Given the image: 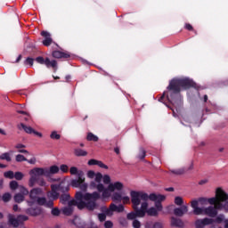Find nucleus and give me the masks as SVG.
Instances as JSON below:
<instances>
[{"label":"nucleus","instance_id":"1","mask_svg":"<svg viewBox=\"0 0 228 228\" xmlns=\"http://www.w3.org/2000/svg\"><path fill=\"white\" fill-rule=\"evenodd\" d=\"M131 202L135 212L127 215L129 220L134 218H143L148 216H158L163 211V204L167 200V196L163 194H147L142 191H132L130 192Z\"/></svg>","mask_w":228,"mask_h":228},{"label":"nucleus","instance_id":"2","mask_svg":"<svg viewBox=\"0 0 228 228\" xmlns=\"http://www.w3.org/2000/svg\"><path fill=\"white\" fill-rule=\"evenodd\" d=\"M88 179H93L89 186L92 190H97L98 193H101L102 199H110L112 200H118L124 204H131V198L127 193L123 192L124 183L122 182L111 183V176L110 175H104L101 173H95L94 170H89L86 173Z\"/></svg>","mask_w":228,"mask_h":228},{"label":"nucleus","instance_id":"3","mask_svg":"<svg viewBox=\"0 0 228 228\" xmlns=\"http://www.w3.org/2000/svg\"><path fill=\"white\" fill-rule=\"evenodd\" d=\"M101 199V194L97 191L93 193H83L78 191L76 193V200H69L68 202V207L63 208L64 215H72V211H74V206H77L78 209H89V211H94V209H97L99 208V204H97V200Z\"/></svg>","mask_w":228,"mask_h":228},{"label":"nucleus","instance_id":"4","mask_svg":"<svg viewBox=\"0 0 228 228\" xmlns=\"http://www.w3.org/2000/svg\"><path fill=\"white\" fill-rule=\"evenodd\" d=\"M228 200V193L222 187H217L215 191V197L212 198H200L191 200V208L192 209V214L195 216H204L205 214H198L197 208H206L208 204L214 206L212 208H216L222 202Z\"/></svg>","mask_w":228,"mask_h":228},{"label":"nucleus","instance_id":"5","mask_svg":"<svg viewBox=\"0 0 228 228\" xmlns=\"http://www.w3.org/2000/svg\"><path fill=\"white\" fill-rule=\"evenodd\" d=\"M50 183H53L50 186L51 190L46 193L50 200H58L61 191H69V186L65 185V179L54 178L51 179Z\"/></svg>","mask_w":228,"mask_h":228},{"label":"nucleus","instance_id":"6","mask_svg":"<svg viewBox=\"0 0 228 228\" xmlns=\"http://www.w3.org/2000/svg\"><path fill=\"white\" fill-rule=\"evenodd\" d=\"M222 210L228 213V200L220 203L216 207L209 206L196 208L199 215H204V216H209L210 218H215V216L218 215V211Z\"/></svg>","mask_w":228,"mask_h":228},{"label":"nucleus","instance_id":"7","mask_svg":"<svg viewBox=\"0 0 228 228\" xmlns=\"http://www.w3.org/2000/svg\"><path fill=\"white\" fill-rule=\"evenodd\" d=\"M69 174L71 175H77V179L71 180L70 185L73 188H80L84 191L88 189V183H86V178L82 170H79L77 167H71L69 168Z\"/></svg>","mask_w":228,"mask_h":228},{"label":"nucleus","instance_id":"8","mask_svg":"<svg viewBox=\"0 0 228 228\" xmlns=\"http://www.w3.org/2000/svg\"><path fill=\"white\" fill-rule=\"evenodd\" d=\"M44 195V190L42 188H34L29 192L28 206H44L45 204V198L38 197Z\"/></svg>","mask_w":228,"mask_h":228},{"label":"nucleus","instance_id":"9","mask_svg":"<svg viewBox=\"0 0 228 228\" xmlns=\"http://www.w3.org/2000/svg\"><path fill=\"white\" fill-rule=\"evenodd\" d=\"M28 186L33 188L38 183V177L44 175L45 177V169L44 167H34L28 171Z\"/></svg>","mask_w":228,"mask_h":228},{"label":"nucleus","instance_id":"10","mask_svg":"<svg viewBox=\"0 0 228 228\" xmlns=\"http://www.w3.org/2000/svg\"><path fill=\"white\" fill-rule=\"evenodd\" d=\"M181 86H183V88H188L190 86H195V83H193L191 80L188 78L183 80L175 79L170 82L168 88L169 90L179 92L181 90Z\"/></svg>","mask_w":228,"mask_h":228},{"label":"nucleus","instance_id":"11","mask_svg":"<svg viewBox=\"0 0 228 228\" xmlns=\"http://www.w3.org/2000/svg\"><path fill=\"white\" fill-rule=\"evenodd\" d=\"M213 222L220 224L224 222V216H218L216 219L211 217H204L197 219L194 223L195 228H206L207 225H211Z\"/></svg>","mask_w":228,"mask_h":228},{"label":"nucleus","instance_id":"12","mask_svg":"<svg viewBox=\"0 0 228 228\" xmlns=\"http://www.w3.org/2000/svg\"><path fill=\"white\" fill-rule=\"evenodd\" d=\"M26 195H29V191L28 190V188L22 185H20V193H17L16 195H14L15 202H18V203L24 202V199Z\"/></svg>","mask_w":228,"mask_h":228},{"label":"nucleus","instance_id":"13","mask_svg":"<svg viewBox=\"0 0 228 228\" xmlns=\"http://www.w3.org/2000/svg\"><path fill=\"white\" fill-rule=\"evenodd\" d=\"M115 211H117L118 213H122V211H124V206H117L115 204H110L109 208H103V213H105L107 216H111L113 215V212Z\"/></svg>","mask_w":228,"mask_h":228},{"label":"nucleus","instance_id":"14","mask_svg":"<svg viewBox=\"0 0 228 228\" xmlns=\"http://www.w3.org/2000/svg\"><path fill=\"white\" fill-rule=\"evenodd\" d=\"M36 61L37 63H40V65H45L47 67H53V69H56V61H50L49 59H45L43 57H37L36 59Z\"/></svg>","mask_w":228,"mask_h":228},{"label":"nucleus","instance_id":"15","mask_svg":"<svg viewBox=\"0 0 228 228\" xmlns=\"http://www.w3.org/2000/svg\"><path fill=\"white\" fill-rule=\"evenodd\" d=\"M60 172V167L58 166H52L50 167H45V177H51Z\"/></svg>","mask_w":228,"mask_h":228},{"label":"nucleus","instance_id":"16","mask_svg":"<svg viewBox=\"0 0 228 228\" xmlns=\"http://www.w3.org/2000/svg\"><path fill=\"white\" fill-rule=\"evenodd\" d=\"M20 127L23 129V131H25V133H28V134H35L36 136H37L38 138H42V133L40 132H37L35 129H33V127L31 126H27L24 124H20Z\"/></svg>","mask_w":228,"mask_h":228},{"label":"nucleus","instance_id":"17","mask_svg":"<svg viewBox=\"0 0 228 228\" xmlns=\"http://www.w3.org/2000/svg\"><path fill=\"white\" fill-rule=\"evenodd\" d=\"M188 211H189L188 205H183V206H181L180 208H175L174 214L176 216H184V215H186V213H188Z\"/></svg>","mask_w":228,"mask_h":228},{"label":"nucleus","instance_id":"18","mask_svg":"<svg viewBox=\"0 0 228 228\" xmlns=\"http://www.w3.org/2000/svg\"><path fill=\"white\" fill-rule=\"evenodd\" d=\"M87 165H89V167H94L96 165L100 168H104L105 170H108V167L106 166V164L102 163V161L101 160L92 159L88 160Z\"/></svg>","mask_w":228,"mask_h":228},{"label":"nucleus","instance_id":"19","mask_svg":"<svg viewBox=\"0 0 228 228\" xmlns=\"http://www.w3.org/2000/svg\"><path fill=\"white\" fill-rule=\"evenodd\" d=\"M42 37H45V40L43 41V44L46 46L51 45L53 44V38H51V33L47 31H42L41 32Z\"/></svg>","mask_w":228,"mask_h":228},{"label":"nucleus","instance_id":"20","mask_svg":"<svg viewBox=\"0 0 228 228\" xmlns=\"http://www.w3.org/2000/svg\"><path fill=\"white\" fill-rule=\"evenodd\" d=\"M12 151H11V153L10 152L3 153L0 155V159H4L7 162H10V161H12Z\"/></svg>","mask_w":228,"mask_h":228},{"label":"nucleus","instance_id":"21","mask_svg":"<svg viewBox=\"0 0 228 228\" xmlns=\"http://www.w3.org/2000/svg\"><path fill=\"white\" fill-rule=\"evenodd\" d=\"M15 149H17L18 152H20L21 154H29V152H28V151L24 150V149H26V145H24V144H17L15 146Z\"/></svg>","mask_w":228,"mask_h":228},{"label":"nucleus","instance_id":"22","mask_svg":"<svg viewBox=\"0 0 228 228\" xmlns=\"http://www.w3.org/2000/svg\"><path fill=\"white\" fill-rule=\"evenodd\" d=\"M174 202H175V206H186L184 204V199H183V197H180V196L175 197Z\"/></svg>","mask_w":228,"mask_h":228},{"label":"nucleus","instance_id":"23","mask_svg":"<svg viewBox=\"0 0 228 228\" xmlns=\"http://www.w3.org/2000/svg\"><path fill=\"white\" fill-rule=\"evenodd\" d=\"M171 224L172 225H175V227H183V225H184V223H183L181 219H176V218H173L171 220Z\"/></svg>","mask_w":228,"mask_h":228},{"label":"nucleus","instance_id":"24","mask_svg":"<svg viewBox=\"0 0 228 228\" xmlns=\"http://www.w3.org/2000/svg\"><path fill=\"white\" fill-rule=\"evenodd\" d=\"M10 189L12 191H15L17 189L20 190V185H19V183L17 181H12L9 183Z\"/></svg>","mask_w":228,"mask_h":228},{"label":"nucleus","instance_id":"25","mask_svg":"<svg viewBox=\"0 0 228 228\" xmlns=\"http://www.w3.org/2000/svg\"><path fill=\"white\" fill-rule=\"evenodd\" d=\"M9 222L14 227H18L19 226V221L17 219H15V217L13 216H12V215H9Z\"/></svg>","mask_w":228,"mask_h":228},{"label":"nucleus","instance_id":"26","mask_svg":"<svg viewBox=\"0 0 228 228\" xmlns=\"http://www.w3.org/2000/svg\"><path fill=\"white\" fill-rule=\"evenodd\" d=\"M53 58H67V54L60 52V51H55L53 53Z\"/></svg>","mask_w":228,"mask_h":228},{"label":"nucleus","instance_id":"27","mask_svg":"<svg viewBox=\"0 0 228 228\" xmlns=\"http://www.w3.org/2000/svg\"><path fill=\"white\" fill-rule=\"evenodd\" d=\"M87 140L89 142H99V137H97V135L92 134V133H89L87 134Z\"/></svg>","mask_w":228,"mask_h":228},{"label":"nucleus","instance_id":"28","mask_svg":"<svg viewBox=\"0 0 228 228\" xmlns=\"http://www.w3.org/2000/svg\"><path fill=\"white\" fill-rule=\"evenodd\" d=\"M4 176L6 179H14L15 173H13V171H6V172L4 173Z\"/></svg>","mask_w":228,"mask_h":228},{"label":"nucleus","instance_id":"29","mask_svg":"<svg viewBox=\"0 0 228 228\" xmlns=\"http://www.w3.org/2000/svg\"><path fill=\"white\" fill-rule=\"evenodd\" d=\"M15 160L17 161V163H22V161H28V159H26L24 155L18 154L15 157Z\"/></svg>","mask_w":228,"mask_h":228},{"label":"nucleus","instance_id":"30","mask_svg":"<svg viewBox=\"0 0 228 228\" xmlns=\"http://www.w3.org/2000/svg\"><path fill=\"white\" fill-rule=\"evenodd\" d=\"M14 179H16V181H22L24 179L23 173L19 171L14 173Z\"/></svg>","mask_w":228,"mask_h":228},{"label":"nucleus","instance_id":"31","mask_svg":"<svg viewBox=\"0 0 228 228\" xmlns=\"http://www.w3.org/2000/svg\"><path fill=\"white\" fill-rule=\"evenodd\" d=\"M2 200L4 202H9L12 200V194L10 192H6L2 196Z\"/></svg>","mask_w":228,"mask_h":228},{"label":"nucleus","instance_id":"32","mask_svg":"<svg viewBox=\"0 0 228 228\" xmlns=\"http://www.w3.org/2000/svg\"><path fill=\"white\" fill-rule=\"evenodd\" d=\"M75 154L77 156H86L88 152H86L85 150L77 149V150H75Z\"/></svg>","mask_w":228,"mask_h":228},{"label":"nucleus","instance_id":"33","mask_svg":"<svg viewBox=\"0 0 228 228\" xmlns=\"http://www.w3.org/2000/svg\"><path fill=\"white\" fill-rule=\"evenodd\" d=\"M59 170H61V172H62V174H67V173H69V166L62 164V165H61Z\"/></svg>","mask_w":228,"mask_h":228},{"label":"nucleus","instance_id":"34","mask_svg":"<svg viewBox=\"0 0 228 228\" xmlns=\"http://www.w3.org/2000/svg\"><path fill=\"white\" fill-rule=\"evenodd\" d=\"M50 137L52 138V140H60V134H58V132H53Z\"/></svg>","mask_w":228,"mask_h":228},{"label":"nucleus","instance_id":"35","mask_svg":"<svg viewBox=\"0 0 228 228\" xmlns=\"http://www.w3.org/2000/svg\"><path fill=\"white\" fill-rule=\"evenodd\" d=\"M28 213L30 215H32L33 216H37V215H40V209H36V210H33V209H29L28 210Z\"/></svg>","mask_w":228,"mask_h":228},{"label":"nucleus","instance_id":"36","mask_svg":"<svg viewBox=\"0 0 228 228\" xmlns=\"http://www.w3.org/2000/svg\"><path fill=\"white\" fill-rule=\"evenodd\" d=\"M70 199V196L69 194H64L61 197V201L62 203L67 202V200H69Z\"/></svg>","mask_w":228,"mask_h":228},{"label":"nucleus","instance_id":"37","mask_svg":"<svg viewBox=\"0 0 228 228\" xmlns=\"http://www.w3.org/2000/svg\"><path fill=\"white\" fill-rule=\"evenodd\" d=\"M26 161H28V163L29 165H36L37 164V158L32 157L30 159H27Z\"/></svg>","mask_w":228,"mask_h":228},{"label":"nucleus","instance_id":"38","mask_svg":"<svg viewBox=\"0 0 228 228\" xmlns=\"http://www.w3.org/2000/svg\"><path fill=\"white\" fill-rule=\"evenodd\" d=\"M105 228H112L113 227V223L111 221H106L104 224Z\"/></svg>","mask_w":228,"mask_h":228},{"label":"nucleus","instance_id":"39","mask_svg":"<svg viewBox=\"0 0 228 228\" xmlns=\"http://www.w3.org/2000/svg\"><path fill=\"white\" fill-rule=\"evenodd\" d=\"M37 183L38 186H47V182H45L44 179H40Z\"/></svg>","mask_w":228,"mask_h":228},{"label":"nucleus","instance_id":"40","mask_svg":"<svg viewBox=\"0 0 228 228\" xmlns=\"http://www.w3.org/2000/svg\"><path fill=\"white\" fill-rule=\"evenodd\" d=\"M98 218L100 222H104V220H106V214H99Z\"/></svg>","mask_w":228,"mask_h":228},{"label":"nucleus","instance_id":"41","mask_svg":"<svg viewBox=\"0 0 228 228\" xmlns=\"http://www.w3.org/2000/svg\"><path fill=\"white\" fill-rule=\"evenodd\" d=\"M140 226H141L140 221L134 220V221L133 222V227H134V228H140Z\"/></svg>","mask_w":228,"mask_h":228},{"label":"nucleus","instance_id":"42","mask_svg":"<svg viewBox=\"0 0 228 228\" xmlns=\"http://www.w3.org/2000/svg\"><path fill=\"white\" fill-rule=\"evenodd\" d=\"M52 215H53L54 216H58V215H60V210L58 208H53Z\"/></svg>","mask_w":228,"mask_h":228},{"label":"nucleus","instance_id":"43","mask_svg":"<svg viewBox=\"0 0 228 228\" xmlns=\"http://www.w3.org/2000/svg\"><path fill=\"white\" fill-rule=\"evenodd\" d=\"M26 63H27V65H30V67H33V59L28 58L26 60Z\"/></svg>","mask_w":228,"mask_h":228},{"label":"nucleus","instance_id":"44","mask_svg":"<svg viewBox=\"0 0 228 228\" xmlns=\"http://www.w3.org/2000/svg\"><path fill=\"white\" fill-rule=\"evenodd\" d=\"M140 158H141L142 159H143V158H145V151L141 150Z\"/></svg>","mask_w":228,"mask_h":228},{"label":"nucleus","instance_id":"45","mask_svg":"<svg viewBox=\"0 0 228 228\" xmlns=\"http://www.w3.org/2000/svg\"><path fill=\"white\" fill-rule=\"evenodd\" d=\"M199 184H200V185H202V184H208V180H200V182H199Z\"/></svg>","mask_w":228,"mask_h":228},{"label":"nucleus","instance_id":"46","mask_svg":"<svg viewBox=\"0 0 228 228\" xmlns=\"http://www.w3.org/2000/svg\"><path fill=\"white\" fill-rule=\"evenodd\" d=\"M185 28H186V29H189V30L193 29V28H192L191 25H190V24H186V25H185Z\"/></svg>","mask_w":228,"mask_h":228},{"label":"nucleus","instance_id":"47","mask_svg":"<svg viewBox=\"0 0 228 228\" xmlns=\"http://www.w3.org/2000/svg\"><path fill=\"white\" fill-rule=\"evenodd\" d=\"M153 228H163L159 223L154 224Z\"/></svg>","mask_w":228,"mask_h":228},{"label":"nucleus","instance_id":"48","mask_svg":"<svg viewBox=\"0 0 228 228\" xmlns=\"http://www.w3.org/2000/svg\"><path fill=\"white\" fill-rule=\"evenodd\" d=\"M0 134L6 135V132L3 128H0Z\"/></svg>","mask_w":228,"mask_h":228},{"label":"nucleus","instance_id":"49","mask_svg":"<svg viewBox=\"0 0 228 228\" xmlns=\"http://www.w3.org/2000/svg\"><path fill=\"white\" fill-rule=\"evenodd\" d=\"M114 151H115L116 154H120V150L118 148H115Z\"/></svg>","mask_w":228,"mask_h":228},{"label":"nucleus","instance_id":"50","mask_svg":"<svg viewBox=\"0 0 228 228\" xmlns=\"http://www.w3.org/2000/svg\"><path fill=\"white\" fill-rule=\"evenodd\" d=\"M0 168H6V165L0 163Z\"/></svg>","mask_w":228,"mask_h":228},{"label":"nucleus","instance_id":"51","mask_svg":"<svg viewBox=\"0 0 228 228\" xmlns=\"http://www.w3.org/2000/svg\"><path fill=\"white\" fill-rule=\"evenodd\" d=\"M4 180H0V188H3V184H4Z\"/></svg>","mask_w":228,"mask_h":228},{"label":"nucleus","instance_id":"52","mask_svg":"<svg viewBox=\"0 0 228 228\" xmlns=\"http://www.w3.org/2000/svg\"><path fill=\"white\" fill-rule=\"evenodd\" d=\"M48 208H53V201H50L48 204H47Z\"/></svg>","mask_w":228,"mask_h":228},{"label":"nucleus","instance_id":"53","mask_svg":"<svg viewBox=\"0 0 228 228\" xmlns=\"http://www.w3.org/2000/svg\"><path fill=\"white\" fill-rule=\"evenodd\" d=\"M18 209H19V207H18L17 205H14V206H13V210H14V211H17Z\"/></svg>","mask_w":228,"mask_h":228},{"label":"nucleus","instance_id":"54","mask_svg":"<svg viewBox=\"0 0 228 228\" xmlns=\"http://www.w3.org/2000/svg\"><path fill=\"white\" fill-rule=\"evenodd\" d=\"M224 228H228V220L224 222Z\"/></svg>","mask_w":228,"mask_h":228},{"label":"nucleus","instance_id":"55","mask_svg":"<svg viewBox=\"0 0 228 228\" xmlns=\"http://www.w3.org/2000/svg\"><path fill=\"white\" fill-rule=\"evenodd\" d=\"M174 191V188H172V187L167 189V191Z\"/></svg>","mask_w":228,"mask_h":228},{"label":"nucleus","instance_id":"56","mask_svg":"<svg viewBox=\"0 0 228 228\" xmlns=\"http://www.w3.org/2000/svg\"><path fill=\"white\" fill-rule=\"evenodd\" d=\"M18 113H22L23 115L26 114L24 111H19Z\"/></svg>","mask_w":228,"mask_h":228},{"label":"nucleus","instance_id":"57","mask_svg":"<svg viewBox=\"0 0 228 228\" xmlns=\"http://www.w3.org/2000/svg\"><path fill=\"white\" fill-rule=\"evenodd\" d=\"M193 168V165L191 164L190 167V170H191Z\"/></svg>","mask_w":228,"mask_h":228},{"label":"nucleus","instance_id":"58","mask_svg":"<svg viewBox=\"0 0 228 228\" xmlns=\"http://www.w3.org/2000/svg\"><path fill=\"white\" fill-rule=\"evenodd\" d=\"M205 101H208V95H205Z\"/></svg>","mask_w":228,"mask_h":228},{"label":"nucleus","instance_id":"59","mask_svg":"<svg viewBox=\"0 0 228 228\" xmlns=\"http://www.w3.org/2000/svg\"><path fill=\"white\" fill-rule=\"evenodd\" d=\"M0 218H3V215L0 213Z\"/></svg>","mask_w":228,"mask_h":228},{"label":"nucleus","instance_id":"60","mask_svg":"<svg viewBox=\"0 0 228 228\" xmlns=\"http://www.w3.org/2000/svg\"><path fill=\"white\" fill-rule=\"evenodd\" d=\"M54 79H59V77H55Z\"/></svg>","mask_w":228,"mask_h":228}]
</instances>
